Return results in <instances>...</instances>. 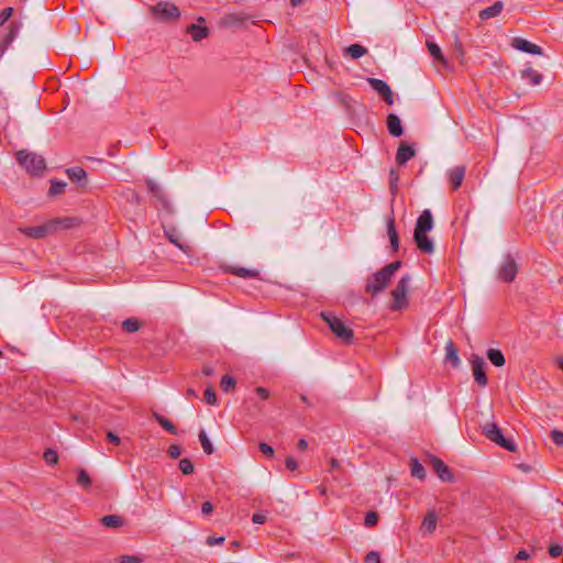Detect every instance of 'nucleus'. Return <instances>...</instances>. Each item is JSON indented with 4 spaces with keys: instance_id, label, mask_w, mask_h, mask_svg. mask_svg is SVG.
<instances>
[{
    "instance_id": "49",
    "label": "nucleus",
    "mask_w": 563,
    "mask_h": 563,
    "mask_svg": "<svg viewBox=\"0 0 563 563\" xmlns=\"http://www.w3.org/2000/svg\"><path fill=\"white\" fill-rule=\"evenodd\" d=\"M119 563H142V559L137 555H122L119 558Z\"/></svg>"
},
{
    "instance_id": "24",
    "label": "nucleus",
    "mask_w": 563,
    "mask_h": 563,
    "mask_svg": "<svg viewBox=\"0 0 563 563\" xmlns=\"http://www.w3.org/2000/svg\"><path fill=\"white\" fill-rule=\"evenodd\" d=\"M100 523L106 528H121L124 526V519L119 515H107L100 518Z\"/></svg>"
},
{
    "instance_id": "9",
    "label": "nucleus",
    "mask_w": 563,
    "mask_h": 563,
    "mask_svg": "<svg viewBox=\"0 0 563 563\" xmlns=\"http://www.w3.org/2000/svg\"><path fill=\"white\" fill-rule=\"evenodd\" d=\"M471 365L475 383L481 387H485L488 379L485 372L486 363L484 358L477 354H472Z\"/></svg>"
},
{
    "instance_id": "46",
    "label": "nucleus",
    "mask_w": 563,
    "mask_h": 563,
    "mask_svg": "<svg viewBox=\"0 0 563 563\" xmlns=\"http://www.w3.org/2000/svg\"><path fill=\"white\" fill-rule=\"evenodd\" d=\"M181 446L178 445V444H172L168 450H167V454L169 455L170 459H178L181 454Z\"/></svg>"
},
{
    "instance_id": "61",
    "label": "nucleus",
    "mask_w": 563,
    "mask_h": 563,
    "mask_svg": "<svg viewBox=\"0 0 563 563\" xmlns=\"http://www.w3.org/2000/svg\"><path fill=\"white\" fill-rule=\"evenodd\" d=\"M214 373V369L211 366H203L202 367V374L205 376H212Z\"/></svg>"
},
{
    "instance_id": "19",
    "label": "nucleus",
    "mask_w": 563,
    "mask_h": 563,
    "mask_svg": "<svg viewBox=\"0 0 563 563\" xmlns=\"http://www.w3.org/2000/svg\"><path fill=\"white\" fill-rule=\"evenodd\" d=\"M65 173L69 179L76 183L79 187H85L87 185V173L82 167H70L67 168Z\"/></svg>"
},
{
    "instance_id": "26",
    "label": "nucleus",
    "mask_w": 563,
    "mask_h": 563,
    "mask_svg": "<svg viewBox=\"0 0 563 563\" xmlns=\"http://www.w3.org/2000/svg\"><path fill=\"white\" fill-rule=\"evenodd\" d=\"M427 47L429 54L433 57L434 60L441 63L443 66H448V59L443 55L440 46L433 42H427Z\"/></svg>"
},
{
    "instance_id": "23",
    "label": "nucleus",
    "mask_w": 563,
    "mask_h": 563,
    "mask_svg": "<svg viewBox=\"0 0 563 563\" xmlns=\"http://www.w3.org/2000/svg\"><path fill=\"white\" fill-rule=\"evenodd\" d=\"M504 9V3L501 1H496L493 5L483 9L479 12V19L486 21L488 19L495 18L500 14Z\"/></svg>"
},
{
    "instance_id": "13",
    "label": "nucleus",
    "mask_w": 563,
    "mask_h": 563,
    "mask_svg": "<svg viewBox=\"0 0 563 563\" xmlns=\"http://www.w3.org/2000/svg\"><path fill=\"white\" fill-rule=\"evenodd\" d=\"M511 46L520 52H525L532 55H542L543 49L541 46L533 44L522 37H514Z\"/></svg>"
},
{
    "instance_id": "30",
    "label": "nucleus",
    "mask_w": 563,
    "mask_h": 563,
    "mask_svg": "<svg viewBox=\"0 0 563 563\" xmlns=\"http://www.w3.org/2000/svg\"><path fill=\"white\" fill-rule=\"evenodd\" d=\"M520 74H521V78L529 80V82L532 86L539 85L543 79V76L541 74H539L537 70L532 69L531 67L522 69L520 71Z\"/></svg>"
},
{
    "instance_id": "35",
    "label": "nucleus",
    "mask_w": 563,
    "mask_h": 563,
    "mask_svg": "<svg viewBox=\"0 0 563 563\" xmlns=\"http://www.w3.org/2000/svg\"><path fill=\"white\" fill-rule=\"evenodd\" d=\"M121 328L126 333H134L141 328L139 319L132 317L122 321Z\"/></svg>"
},
{
    "instance_id": "10",
    "label": "nucleus",
    "mask_w": 563,
    "mask_h": 563,
    "mask_svg": "<svg viewBox=\"0 0 563 563\" xmlns=\"http://www.w3.org/2000/svg\"><path fill=\"white\" fill-rule=\"evenodd\" d=\"M59 225V220H51L47 223L36 227H29L23 230V233L32 239H43L49 233L55 231Z\"/></svg>"
},
{
    "instance_id": "18",
    "label": "nucleus",
    "mask_w": 563,
    "mask_h": 563,
    "mask_svg": "<svg viewBox=\"0 0 563 563\" xmlns=\"http://www.w3.org/2000/svg\"><path fill=\"white\" fill-rule=\"evenodd\" d=\"M465 172L466 168L463 165L455 166L454 168L449 170V181L453 190H457L461 187L462 181L465 177Z\"/></svg>"
},
{
    "instance_id": "16",
    "label": "nucleus",
    "mask_w": 563,
    "mask_h": 563,
    "mask_svg": "<svg viewBox=\"0 0 563 563\" xmlns=\"http://www.w3.org/2000/svg\"><path fill=\"white\" fill-rule=\"evenodd\" d=\"M416 156V150L413 145L406 142H401L396 153V162L398 165H405L409 159Z\"/></svg>"
},
{
    "instance_id": "50",
    "label": "nucleus",
    "mask_w": 563,
    "mask_h": 563,
    "mask_svg": "<svg viewBox=\"0 0 563 563\" xmlns=\"http://www.w3.org/2000/svg\"><path fill=\"white\" fill-rule=\"evenodd\" d=\"M563 548L560 544H552L549 548V553L552 558H558L562 554Z\"/></svg>"
},
{
    "instance_id": "17",
    "label": "nucleus",
    "mask_w": 563,
    "mask_h": 563,
    "mask_svg": "<svg viewBox=\"0 0 563 563\" xmlns=\"http://www.w3.org/2000/svg\"><path fill=\"white\" fill-rule=\"evenodd\" d=\"M386 126L388 133L394 137H399L404 134V128L399 117L395 113H389L386 118Z\"/></svg>"
},
{
    "instance_id": "7",
    "label": "nucleus",
    "mask_w": 563,
    "mask_h": 563,
    "mask_svg": "<svg viewBox=\"0 0 563 563\" xmlns=\"http://www.w3.org/2000/svg\"><path fill=\"white\" fill-rule=\"evenodd\" d=\"M410 276H402L397 283L396 287L391 290L393 302L390 303L391 311L402 310L408 306L407 292L409 288Z\"/></svg>"
},
{
    "instance_id": "27",
    "label": "nucleus",
    "mask_w": 563,
    "mask_h": 563,
    "mask_svg": "<svg viewBox=\"0 0 563 563\" xmlns=\"http://www.w3.org/2000/svg\"><path fill=\"white\" fill-rule=\"evenodd\" d=\"M164 233L170 243H173L174 245H176L178 249H180L183 251L185 250L184 244H181V242H180V233L175 227H172V225L165 227Z\"/></svg>"
},
{
    "instance_id": "36",
    "label": "nucleus",
    "mask_w": 563,
    "mask_h": 563,
    "mask_svg": "<svg viewBox=\"0 0 563 563\" xmlns=\"http://www.w3.org/2000/svg\"><path fill=\"white\" fill-rule=\"evenodd\" d=\"M347 55L352 58L357 59L367 53V49L360 44H351L345 48Z\"/></svg>"
},
{
    "instance_id": "33",
    "label": "nucleus",
    "mask_w": 563,
    "mask_h": 563,
    "mask_svg": "<svg viewBox=\"0 0 563 563\" xmlns=\"http://www.w3.org/2000/svg\"><path fill=\"white\" fill-rule=\"evenodd\" d=\"M410 473L412 477L419 478L421 481H423L427 475L423 465L417 459L410 460Z\"/></svg>"
},
{
    "instance_id": "15",
    "label": "nucleus",
    "mask_w": 563,
    "mask_h": 563,
    "mask_svg": "<svg viewBox=\"0 0 563 563\" xmlns=\"http://www.w3.org/2000/svg\"><path fill=\"white\" fill-rule=\"evenodd\" d=\"M20 27H21L20 22H15V21L12 22L9 25L8 33L4 36L0 37V57L4 54V52L11 45V43L14 41V38L16 37V35L19 33Z\"/></svg>"
},
{
    "instance_id": "28",
    "label": "nucleus",
    "mask_w": 563,
    "mask_h": 563,
    "mask_svg": "<svg viewBox=\"0 0 563 563\" xmlns=\"http://www.w3.org/2000/svg\"><path fill=\"white\" fill-rule=\"evenodd\" d=\"M153 418L168 433H170V434H177L178 433V430H177L176 426L170 420H168L167 418L162 416L161 413L154 411L153 412Z\"/></svg>"
},
{
    "instance_id": "20",
    "label": "nucleus",
    "mask_w": 563,
    "mask_h": 563,
    "mask_svg": "<svg viewBox=\"0 0 563 563\" xmlns=\"http://www.w3.org/2000/svg\"><path fill=\"white\" fill-rule=\"evenodd\" d=\"M186 33L191 36L194 42H200L208 37L210 31L207 26L192 23L186 27Z\"/></svg>"
},
{
    "instance_id": "25",
    "label": "nucleus",
    "mask_w": 563,
    "mask_h": 563,
    "mask_svg": "<svg viewBox=\"0 0 563 563\" xmlns=\"http://www.w3.org/2000/svg\"><path fill=\"white\" fill-rule=\"evenodd\" d=\"M437 520H438V517H437L435 511L434 510H429L427 512V515L424 516V518H423V521H422V525H421V530L424 533H432L435 530Z\"/></svg>"
},
{
    "instance_id": "14",
    "label": "nucleus",
    "mask_w": 563,
    "mask_h": 563,
    "mask_svg": "<svg viewBox=\"0 0 563 563\" xmlns=\"http://www.w3.org/2000/svg\"><path fill=\"white\" fill-rule=\"evenodd\" d=\"M222 269L224 273L232 274L234 276L245 278V279H252V278L260 277V272L257 269H250V268H244V267L233 266V265H223Z\"/></svg>"
},
{
    "instance_id": "59",
    "label": "nucleus",
    "mask_w": 563,
    "mask_h": 563,
    "mask_svg": "<svg viewBox=\"0 0 563 563\" xmlns=\"http://www.w3.org/2000/svg\"><path fill=\"white\" fill-rule=\"evenodd\" d=\"M530 558V554L528 551L526 550H520L517 554H516V559L517 560H528Z\"/></svg>"
},
{
    "instance_id": "60",
    "label": "nucleus",
    "mask_w": 563,
    "mask_h": 563,
    "mask_svg": "<svg viewBox=\"0 0 563 563\" xmlns=\"http://www.w3.org/2000/svg\"><path fill=\"white\" fill-rule=\"evenodd\" d=\"M297 448L300 451H305L308 448V442L305 439H300L297 443Z\"/></svg>"
},
{
    "instance_id": "1",
    "label": "nucleus",
    "mask_w": 563,
    "mask_h": 563,
    "mask_svg": "<svg viewBox=\"0 0 563 563\" xmlns=\"http://www.w3.org/2000/svg\"><path fill=\"white\" fill-rule=\"evenodd\" d=\"M401 265L402 263L400 261H395L368 276L365 284V292L375 297L384 291L390 283L391 277L401 267Z\"/></svg>"
},
{
    "instance_id": "56",
    "label": "nucleus",
    "mask_w": 563,
    "mask_h": 563,
    "mask_svg": "<svg viewBox=\"0 0 563 563\" xmlns=\"http://www.w3.org/2000/svg\"><path fill=\"white\" fill-rule=\"evenodd\" d=\"M224 537H219V538H216V537H209L207 539V544L208 545H216V544H222L224 542Z\"/></svg>"
},
{
    "instance_id": "47",
    "label": "nucleus",
    "mask_w": 563,
    "mask_h": 563,
    "mask_svg": "<svg viewBox=\"0 0 563 563\" xmlns=\"http://www.w3.org/2000/svg\"><path fill=\"white\" fill-rule=\"evenodd\" d=\"M260 451L267 457H274V449L269 444L262 442L258 445Z\"/></svg>"
},
{
    "instance_id": "4",
    "label": "nucleus",
    "mask_w": 563,
    "mask_h": 563,
    "mask_svg": "<svg viewBox=\"0 0 563 563\" xmlns=\"http://www.w3.org/2000/svg\"><path fill=\"white\" fill-rule=\"evenodd\" d=\"M321 319L329 325L331 331L335 334L338 339H340L345 344H351L354 340V331L344 324V322L339 319L331 311H322L320 313Z\"/></svg>"
},
{
    "instance_id": "5",
    "label": "nucleus",
    "mask_w": 563,
    "mask_h": 563,
    "mask_svg": "<svg viewBox=\"0 0 563 563\" xmlns=\"http://www.w3.org/2000/svg\"><path fill=\"white\" fill-rule=\"evenodd\" d=\"M152 18L158 22H176L180 18L179 8L169 1H159L148 8Z\"/></svg>"
},
{
    "instance_id": "57",
    "label": "nucleus",
    "mask_w": 563,
    "mask_h": 563,
    "mask_svg": "<svg viewBox=\"0 0 563 563\" xmlns=\"http://www.w3.org/2000/svg\"><path fill=\"white\" fill-rule=\"evenodd\" d=\"M255 393L262 398L267 399L269 397V390L264 387H256Z\"/></svg>"
},
{
    "instance_id": "62",
    "label": "nucleus",
    "mask_w": 563,
    "mask_h": 563,
    "mask_svg": "<svg viewBox=\"0 0 563 563\" xmlns=\"http://www.w3.org/2000/svg\"><path fill=\"white\" fill-rule=\"evenodd\" d=\"M330 463H331V470L330 471H333V470L338 468L339 465H340L339 461L336 459H331Z\"/></svg>"
},
{
    "instance_id": "31",
    "label": "nucleus",
    "mask_w": 563,
    "mask_h": 563,
    "mask_svg": "<svg viewBox=\"0 0 563 563\" xmlns=\"http://www.w3.org/2000/svg\"><path fill=\"white\" fill-rule=\"evenodd\" d=\"M486 355L490 363L496 367H501L506 363L503 352L498 349H488Z\"/></svg>"
},
{
    "instance_id": "11",
    "label": "nucleus",
    "mask_w": 563,
    "mask_h": 563,
    "mask_svg": "<svg viewBox=\"0 0 563 563\" xmlns=\"http://www.w3.org/2000/svg\"><path fill=\"white\" fill-rule=\"evenodd\" d=\"M367 82L369 86L382 96L383 100L388 104H394V92L390 87L382 79L378 78H367Z\"/></svg>"
},
{
    "instance_id": "37",
    "label": "nucleus",
    "mask_w": 563,
    "mask_h": 563,
    "mask_svg": "<svg viewBox=\"0 0 563 563\" xmlns=\"http://www.w3.org/2000/svg\"><path fill=\"white\" fill-rule=\"evenodd\" d=\"M198 437H199V441L201 443V446L203 449V452L207 455H211L214 452V449H213V445H212L210 439L208 438L206 431L205 430H200Z\"/></svg>"
},
{
    "instance_id": "38",
    "label": "nucleus",
    "mask_w": 563,
    "mask_h": 563,
    "mask_svg": "<svg viewBox=\"0 0 563 563\" xmlns=\"http://www.w3.org/2000/svg\"><path fill=\"white\" fill-rule=\"evenodd\" d=\"M453 52H454L455 56L459 58V60L463 64L465 51L463 48V44H462L461 40L459 38V36L456 34L454 35Z\"/></svg>"
},
{
    "instance_id": "54",
    "label": "nucleus",
    "mask_w": 563,
    "mask_h": 563,
    "mask_svg": "<svg viewBox=\"0 0 563 563\" xmlns=\"http://www.w3.org/2000/svg\"><path fill=\"white\" fill-rule=\"evenodd\" d=\"M266 515L256 512L252 516V521L257 525H263L266 521Z\"/></svg>"
},
{
    "instance_id": "64",
    "label": "nucleus",
    "mask_w": 563,
    "mask_h": 563,
    "mask_svg": "<svg viewBox=\"0 0 563 563\" xmlns=\"http://www.w3.org/2000/svg\"><path fill=\"white\" fill-rule=\"evenodd\" d=\"M300 399L303 404L311 406V402L309 401V399L306 395H300Z\"/></svg>"
},
{
    "instance_id": "12",
    "label": "nucleus",
    "mask_w": 563,
    "mask_h": 563,
    "mask_svg": "<svg viewBox=\"0 0 563 563\" xmlns=\"http://www.w3.org/2000/svg\"><path fill=\"white\" fill-rule=\"evenodd\" d=\"M430 465L442 482L451 483L454 476L448 465L438 456L430 457Z\"/></svg>"
},
{
    "instance_id": "43",
    "label": "nucleus",
    "mask_w": 563,
    "mask_h": 563,
    "mask_svg": "<svg viewBox=\"0 0 563 563\" xmlns=\"http://www.w3.org/2000/svg\"><path fill=\"white\" fill-rule=\"evenodd\" d=\"M205 401L209 405H216L217 404V396H216V393L213 390V388L211 386H209L206 390H205Z\"/></svg>"
},
{
    "instance_id": "39",
    "label": "nucleus",
    "mask_w": 563,
    "mask_h": 563,
    "mask_svg": "<svg viewBox=\"0 0 563 563\" xmlns=\"http://www.w3.org/2000/svg\"><path fill=\"white\" fill-rule=\"evenodd\" d=\"M235 384H236L235 379L230 375H224L220 382V386H221L222 390L225 393H228V391H230V389L234 388Z\"/></svg>"
},
{
    "instance_id": "22",
    "label": "nucleus",
    "mask_w": 563,
    "mask_h": 563,
    "mask_svg": "<svg viewBox=\"0 0 563 563\" xmlns=\"http://www.w3.org/2000/svg\"><path fill=\"white\" fill-rule=\"evenodd\" d=\"M387 234L389 236L390 245L394 252L399 249V235L396 230L395 219L393 217L387 219Z\"/></svg>"
},
{
    "instance_id": "21",
    "label": "nucleus",
    "mask_w": 563,
    "mask_h": 563,
    "mask_svg": "<svg viewBox=\"0 0 563 563\" xmlns=\"http://www.w3.org/2000/svg\"><path fill=\"white\" fill-rule=\"evenodd\" d=\"M445 362L450 363L453 368L459 367L461 363L457 347L451 340L445 344Z\"/></svg>"
},
{
    "instance_id": "2",
    "label": "nucleus",
    "mask_w": 563,
    "mask_h": 563,
    "mask_svg": "<svg viewBox=\"0 0 563 563\" xmlns=\"http://www.w3.org/2000/svg\"><path fill=\"white\" fill-rule=\"evenodd\" d=\"M433 228V218L429 209H426L419 216L416 228L413 230V241L417 247L424 254H431L434 251L432 240L427 235V232Z\"/></svg>"
},
{
    "instance_id": "48",
    "label": "nucleus",
    "mask_w": 563,
    "mask_h": 563,
    "mask_svg": "<svg viewBox=\"0 0 563 563\" xmlns=\"http://www.w3.org/2000/svg\"><path fill=\"white\" fill-rule=\"evenodd\" d=\"M551 439L553 440V442L559 445V446H563V432L560 431V430H552L551 431Z\"/></svg>"
},
{
    "instance_id": "55",
    "label": "nucleus",
    "mask_w": 563,
    "mask_h": 563,
    "mask_svg": "<svg viewBox=\"0 0 563 563\" xmlns=\"http://www.w3.org/2000/svg\"><path fill=\"white\" fill-rule=\"evenodd\" d=\"M107 440L109 442H111L112 444H114V445H119L120 442H121L120 438L115 433H113L112 431H108L107 432Z\"/></svg>"
},
{
    "instance_id": "34",
    "label": "nucleus",
    "mask_w": 563,
    "mask_h": 563,
    "mask_svg": "<svg viewBox=\"0 0 563 563\" xmlns=\"http://www.w3.org/2000/svg\"><path fill=\"white\" fill-rule=\"evenodd\" d=\"M49 183H51V186H49V189L47 192L48 197H56V196L63 195L65 192V188L67 186V184L65 181L57 180V179H51Z\"/></svg>"
},
{
    "instance_id": "6",
    "label": "nucleus",
    "mask_w": 563,
    "mask_h": 563,
    "mask_svg": "<svg viewBox=\"0 0 563 563\" xmlns=\"http://www.w3.org/2000/svg\"><path fill=\"white\" fill-rule=\"evenodd\" d=\"M482 432L488 440L496 443L500 448L509 452L517 451V444L515 443V441L512 439L504 437L501 429L496 423H485L482 427Z\"/></svg>"
},
{
    "instance_id": "44",
    "label": "nucleus",
    "mask_w": 563,
    "mask_h": 563,
    "mask_svg": "<svg viewBox=\"0 0 563 563\" xmlns=\"http://www.w3.org/2000/svg\"><path fill=\"white\" fill-rule=\"evenodd\" d=\"M364 563H380V554L377 551H369L365 555Z\"/></svg>"
},
{
    "instance_id": "3",
    "label": "nucleus",
    "mask_w": 563,
    "mask_h": 563,
    "mask_svg": "<svg viewBox=\"0 0 563 563\" xmlns=\"http://www.w3.org/2000/svg\"><path fill=\"white\" fill-rule=\"evenodd\" d=\"M18 163L31 175L41 176L46 169V162L43 156L26 150L18 151Z\"/></svg>"
},
{
    "instance_id": "42",
    "label": "nucleus",
    "mask_w": 563,
    "mask_h": 563,
    "mask_svg": "<svg viewBox=\"0 0 563 563\" xmlns=\"http://www.w3.org/2000/svg\"><path fill=\"white\" fill-rule=\"evenodd\" d=\"M378 514L376 511H368L364 518V525L372 528L377 525Z\"/></svg>"
},
{
    "instance_id": "53",
    "label": "nucleus",
    "mask_w": 563,
    "mask_h": 563,
    "mask_svg": "<svg viewBox=\"0 0 563 563\" xmlns=\"http://www.w3.org/2000/svg\"><path fill=\"white\" fill-rule=\"evenodd\" d=\"M212 511H213V505L210 501H205L201 505V512H202V515L209 516V515L212 514Z\"/></svg>"
},
{
    "instance_id": "41",
    "label": "nucleus",
    "mask_w": 563,
    "mask_h": 563,
    "mask_svg": "<svg viewBox=\"0 0 563 563\" xmlns=\"http://www.w3.org/2000/svg\"><path fill=\"white\" fill-rule=\"evenodd\" d=\"M43 459L49 465L56 464L58 462L57 452L53 449L45 450V452L43 454Z\"/></svg>"
},
{
    "instance_id": "40",
    "label": "nucleus",
    "mask_w": 563,
    "mask_h": 563,
    "mask_svg": "<svg viewBox=\"0 0 563 563\" xmlns=\"http://www.w3.org/2000/svg\"><path fill=\"white\" fill-rule=\"evenodd\" d=\"M179 470L181 471L183 474L189 475V474L194 473V464L187 457L181 459L179 461Z\"/></svg>"
},
{
    "instance_id": "45",
    "label": "nucleus",
    "mask_w": 563,
    "mask_h": 563,
    "mask_svg": "<svg viewBox=\"0 0 563 563\" xmlns=\"http://www.w3.org/2000/svg\"><path fill=\"white\" fill-rule=\"evenodd\" d=\"M13 9L11 7L4 8L0 12V27L12 16Z\"/></svg>"
},
{
    "instance_id": "52",
    "label": "nucleus",
    "mask_w": 563,
    "mask_h": 563,
    "mask_svg": "<svg viewBox=\"0 0 563 563\" xmlns=\"http://www.w3.org/2000/svg\"><path fill=\"white\" fill-rule=\"evenodd\" d=\"M285 465L291 472H294L298 468V463L292 456H289L286 459Z\"/></svg>"
},
{
    "instance_id": "29",
    "label": "nucleus",
    "mask_w": 563,
    "mask_h": 563,
    "mask_svg": "<svg viewBox=\"0 0 563 563\" xmlns=\"http://www.w3.org/2000/svg\"><path fill=\"white\" fill-rule=\"evenodd\" d=\"M146 187H147L148 191L151 194H153V196L155 198H157L163 203V207L167 206V203H168L167 199H166L163 190L158 186V184H156L153 179H147L146 180Z\"/></svg>"
},
{
    "instance_id": "32",
    "label": "nucleus",
    "mask_w": 563,
    "mask_h": 563,
    "mask_svg": "<svg viewBox=\"0 0 563 563\" xmlns=\"http://www.w3.org/2000/svg\"><path fill=\"white\" fill-rule=\"evenodd\" d=\"M76 483L82 489L88 490L91 487L92 481L86 470L79 468V470H77Z\"/></svg>"
},
{
    "instance_id": "63",
    "label": "nucleus",
    "mask_w": 563,
    "mask_h": 563,
    "mask_svg": "<svg viewBox=\"0 0 563 563\" xmlns=\"http://www.w3.org/2000/svg\"><path fill=\"white\" fill-rule=\"evenodd\" d=\"M186 394H187L188 397H197V393L192 388H188Z\"/></svg>"
},
{
    "instance_id": "8",
    "label": "nucleus",
    "mask_w": 563,
    "mask_h": 563,
    "mask_svg": "<svg viewBox=\"0 0 563 563\" xmlns=\"http://www.w3.org/2000/svg\"><path fill=\"white\" fill-rule=\"evenodd\" d=\"M518 273V266L515 258L508 254L506 255L504 262L500 264L498 269V278L506 283H511L515 280Z\"/></svg>"
},
{
    "instance_id": "51",
    "label": "nucleus",
    "mask_w": 563,
    "mask_h": 563,
    "mask_svg": "<svg viewBox=\"0 0 563 563\" xmlns=\"http://www.w3.org/2000/svg\"><path fill=\"white\" fill-rule=\"evenodd\" d=\"M389 177H390V190L393 192H395L397 190V180H398V174L391 169L390 173H389Z\"/></svg>"
},
{
    "instance_id": "58",
    "label": "nucleus",
    "mask_w": 563,
    "mask_h": 563,
    "mask_svg": "<svg viewBox=\"0 0 563 563\" xmlns=\"http://www.w3.org/2000/svg\"><path fill=\"white\" fill-rule=\"evenodd\" d=\"M58 220H59V224H63L64 228H71L73 222L75 221L74 218H63V219H58Z\"/></svg>"
}]
</instances>
